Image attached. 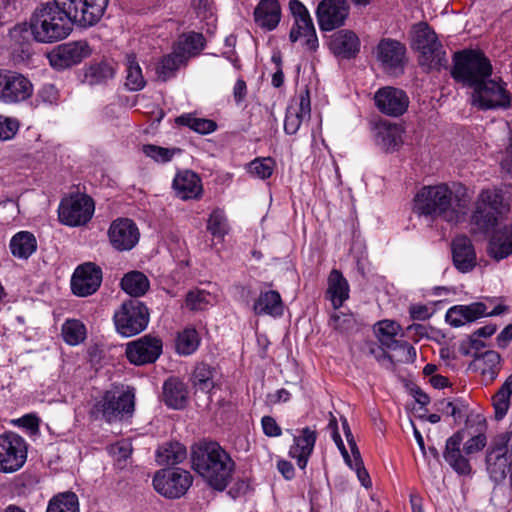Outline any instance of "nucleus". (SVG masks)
<instances>
[{
  "label": "nucleus",
  "mask_w": 512,
  "mask_h": 512,
  "mask_svg": "<svg viewBox=\"0 0 512 512\" xmlns=\"http://www.w3.org/2000/svg\"><path fill=\"white\" fill-rule=\"evenodd\" d=\"M101 0L83 9L72 1L53 0L41 4L30 18V30L37 42L53 43L65 39L73 30V24L89 27L100 20Z\"/></svg>",
  "instance_id": "f257e3e1"
},
{
  "label": "nucleus",
  "mask_w": 512,
  "mask_h": 512,
  "mask_svg": "<svg viewBox=\"0 0 512 512\" xmlns=\"http://www.w3.org/2000/svg\"><path fill=\"white\" fill-rule=\"evenodd\" d=\"M470 197L460 186L453 192L447 184L422 187L414 197V212L450 224L461 222L466 216Z\"/></svg>",
  "instance_id": "f03ea898"
},
{
  "label": "nucleus",
  "mask_w": 512,
  "mask_h": 512,
  "mask_svg": "<svg viewBox=\"0 0 512 512\" xmlns=\"http://www.w3.org/2000/svg\"><path fill=\"white\" fill-rule=\"evenodd\" d=\"M192 467L212 488L223 491L232 480L235 462L217 442H205L193 449Z\"/></svg>",
  "instance_id": "7ed1b4c3"
},
{
  "label": "nucleus",
  "mask_w": 512,
  "mask_h": 512,
  "mask_svg": "<svg viewBox=\"0 0 512 512\" xmlns=\"http://www.w3.org/2000/svg\"><path fill=\"white\" fill-rule=\"evenodd\" d=\"M453 62L451 70L453 79L471 88L481 84L492 74L489 59L479 50L468 49L456 52Z\"/></svg>",
  "instance_id": "20e7f679"
},
{
  "label": "nucleus",
  "mask_w": 512,
  "mask_h": 512,
  "mask_svg": "<svg viewBox=\"0 0 512 512\" xmlns=\"http://www.w3.org/2000/svg\"><path fill=\"white\" fill-rule=\"evenodd\" d=\"M135 409V389L130 386L113 387L96 401L91 413L108 423L131 417Z\"/></svg>",
  "instance_id": "39448f33"
},
{
  "label": "nucleus",
  "mask_w": 512,
  "mask_h": 512,
  "mask_svg": "<svg viewBox=\"0 0 512 512\" xmlns=\"http://www.w3.org/2000/svg\"><path fill=\"white\" fill-rule=\"evenodd\" d=\"M508 210L503 195L497 190H482L479 194L475 210L471 216V224L481 234L492 232L498 224V216Z\"/></svg>",
  "instance_id": "423d86ee"
},
{
  "label": "nucleus",
  "mask_w": 512,
  "mask_h": 512,
  "mask_svg": "<svg viewBox=\"0 0 512 512\" xmlns=\"http://www.w3.org/2000/svg\"><path fill=\"white\" fill-rule=\"evenodd\" d=\"M413 47L420 53L421 66L437 70L447 66L446 52L427 23L421 22L414 27Z\"/></svg>",
  "instance_id": "0eeeda50"
},
{
  "label": "nucleus",
  "mask_w": 512,
  "mask_h": 512,
  "mask_svg": "<svg viewBox=\"0 0 512 512\" xmlns=\"http://www.w3.org/2000/svg\"><path fill=\"white\" fill-rule=\"evenodd\" d=\"M113 321L116 331L123 337L135 336L146 329L149 323V310L146 305L130 299L121 304L114 312Z\"/></svg>",
  "instance_id": "6e6552de"
},
{
  "label": "nucleus",
  "mask_w": 512,
  "mask_h": 512,
  "mask_svg": "<svg viewBox=\"0 0 512 512\" xmlns=\"http://www.w3.org/2000/svg\"><path fill=\"white\" fill-rule=\"evenodd\" d=\"M27 453L28 445L23 437L11 431L0 434V472L20 470L26 463Z\"/></svg>",
  "instance_id": "1a4fd4ad"
},
{
  "label": "nucleus",
  "mask_w": 512,
  "mask_h": 512,
  "mask_svg": "<svg viewBox=\"0 0 512 512\" xmlns=\"http://www.w3.org/2000/svg\"><path fill=\"white\" fill-rule=\"evenodd\" d=\"M34 92L31 80L25 75L8 69H0V102L18 104L28 100Z\"/></svg>",
  "instance_id": "9d476101"
},
{
  "label": "nucleus",
  "mask_w": 512,
  "mask_h": 512,
  "mask_svg": "<svg viewBox=\"0 0 512 512\" xmlns=\"http://www.w3.org/2000/svg\"><path fill=\"white\" fill-rule=\"evenodd\" d=\"M193 477L187 470L163 469L157 471L153 477V486L162 496L169 499H178L186 494L191 487Z\"/></svg>",
  "instance_id": "9b49d317"
},
{
  "label": "nucleus",
  "mask_w": 512,
  "mask_h": 512,
  "mask_svg": "<svg viewBox=\"0 0 512 512\" xmlns=\"http://www.w3.org/2000/svg\"><path fill=\"white\" fill-rule=\"evenodd\" d=\"M94 209V201L90 196L71 195L63 199L59 205V220L71 227L85 225L92 218Z\"/></svg>",
  "instance_id": "f8f14e48"
},
{
  "label": "nucleus",
  "mask_w": 512,
  "mask_h": 512,
  "mask_svg": "<svg viewBox=\"0 0 512 512\" xmlns=\"http://www.w3.org/2000/svg\"><path fill=\"white\" fill-rule=\"evenodd\" d=\"M507 306L496 305L491 311L487 310L483 302H474L469 305H455L446 312V321L453 327H460L474 322L485 316H497L507 311Z\"/></svg>",
  "instance_id": "ddd939ff"
},
{
  "label": "nucleus",
  "mask_w": 512,
  "mask_h": 512,
  "mask_svg": "<svg viewBox=\"0 0 512 512\" xmlns=\"http://www.w3.org/2000/svg\"><path fill=\"white\" fill-rule=\"evenodd\" d=\"M163 350L162 340L147 334L126 344L127 359L135 365H146L156 362Z\"/></svg>",
  "instance_id": "4468645a"
},
{
  "label": "nucleus",
  "mask_w": 512,
  "mask_h": 512,
  "mask_svg": "<svg viewBox=\"0 0 512 512\" xmlns=\"http://www.w3.org/2000/svg\"><path fill=\"white\" fill-rule=\"evenodd\" d=\"M102 269L93 262L79 265L71 277L72 293L78 297L94 294L102 283Z\"/></svg>",
  "instance_id": "2eb2a0df"
},
{
  "label": "nucleus",
  "mask_w": 512,
  "mask_h": 512,
  "mask_svg": "<svg viewBox=\"0 0 512 512\" xmlns=\"http://www.w3.org/2000/svg\"><path fill=\"white\" fill-rule=\"evenodd\" d=\"M472 101L481 109H494L507 107L510 97L503 85L487 78L473 88Z\"/></svg>",
  "instance_id": "dca6fc26"
},
{
  "label": "nucleus",
  "mask_w": 512,
  "mask_h": 512,
  "mask_svg": "<svg viewBox=\"0 0 512 512\" xmlns=\"http://www.w3.org/2000/svg\"><path fill=\"white\" fill-rule=\"evenodd\" d=\"M375 56L383 70L389 73L403 72L406 47L397 40L383 38L375 48Z\"/></svg>",
  "instance_id": "f3484780"
},
{
  "label": "nucleus",
  "mask_w": 512,
  "mask_h": 512,
  "mask_svg": "<svg viewBox=\"0 0 512 512\" xmlns=\"http://www.w3.org/2000/svg\"><path fill=\"white\" fill-rule=\"evenodd\" d=\"M349 15L347 0H321L316 9L320 30L328 32L345 24Z\"/></svg>",
  "instance_id": "a211bd4d"
},
{
  "label": "nucleus",
  "mask_w": 512,
  "mask_h": 512,
  "mask_svg": "<svg viewBox=\"0 0 512 512\" xmlns=\"http://www.w3.org/2000/svg\"><path fill=\"white\" fill-rule=\"evenodd\" d=\"M91 49L87 41L80 40L59 45L49 54L52 67L63 70L89 57Z\"/></svg>",
  "instance_id": "6ab92c4d"
},
{
  "label": "nucleus",
  "mask_w": 512,
  "mask_h": 512,
  "mask_svg": "<svg viewBox=\"0 0 512 512\" xmlns=\"http://www.w3.org/2000/svg\"><path fill=\"white\" fill-rule=\"evenodd\" d=\"M108 238L117 251H129L139 242L140 232L133 220L118 218L110 224Z\"/></svg>",
  "instance_id": "aec40b11"
},
{
  "label": "nucleus",
  "mask_w": 512,
  "mask_h": 512,
  "mask_svg": "<svg viewBox=\"0 0 512 512\" xmlns=\"http://www.w3.org/2000/svg\"><path fill=\"white\" fill-rule=\"evenodd\" d=\"M464 432V429H460L446 440L443 458L456 474L469 476L472 474V465L469 455L464 453L463 448L461 449Z\"/></svg>",
  "instance_id": "412c9836"
},
{
  "label": "nucleus",
  "mask_w": 512,
  "mask_h": 512,
  "mask_svg": "<svg viewBox=\"0 0 512 512\" xmlns=\"http://www.w3.org/2000/svg\"><path fill=\"white\" fill-rule=\"evenodd\" d=\"M374 100L381 113L392 117L403 115L410 102L403 90L390 86L380 88L375 93Z\"/></svg>",
  "instance_id": "4be33fe9"
},
{
  "label": "nucleus",
  "mask_w": 512,
  "mask_h": 512,
  "mask_svg": "<svg viewBox=\"0 0 512 512\" xmlns=\"http://www.w3.org/2000/svg\"><path fill=\"white\" fill-rule=\"evenodd\" d=\"M311 115V103L309 90L306 89L299 95V101L295 104H290L287 107L284 131L288 135H294L298 132L302 122L308 120Z\"/></svg>",
  "instance_id": "5701e85b"
},
{
  "label": "nucleus",
  "mask_w": 512,
  "mask_h": 512,
  "mask_svg": "<svg viewBox=\"0 0 512 512\" xmlns=\"http://www.w3.org/2000/svg\"><path fill=\"white\" fill-rule=\"evenodd\" d=\"M317 432L311 427H304L299 435H293V444L289 449V456L296 459L300 469H305L314 450Z\"/></svg>",
  "instance_id": "b1692460"
},
{
  "label": "nucleus",
  "mask_w": 512,
  "mask_h": 512,
  "mask_svg": "<svg viewBox=\"0 0 512 512\" xmlns=\"http://www.w3.org/2000/svg\"><path fill=\"white\" fill-rule=\"evenodd\" d=\"M451 251L453 264L458 271L467 273L476 266V252L467 236L455 237L451 243Z\"/></svg>",
  "instance_id": "393cba45"
},
{
  "label": "nucleus",
  "mask_w": 512,
  "mask_h": 512,
  "mask_svg": "<svg viewBox=\"0 0 512 512\" xmlns=\"http://www.w3.org/2000/svg\"><path fill=\"white\" fill-rule=\"evenodd\" d=\"M176 195L182 200L199 199L203 193L200 177L190 170L181 171L173 180Z\"/></svg>",
  "instance_id": "a878e982"
},
{
  "label": "nucleus",
  "mask_w": 512,
  "mask_h": 512,
  "mask_svg": "<svg viewBox=\"0 0 512 512\" xmlns=\"http://www.w3.org/2000/svg\"><path fill=\"white\" fill-rule=\"evenodd\" d=\"M330 49L336 56L350 59L359 52L360 40L353 31L340 30L332 35Z\"/></svg>",
  "instance_id": "bb28decb"
},
{
  "label": "nucleus",
  "mask_w": 512,
  "mask_h": 512,
  "mask_svg": "<svg viewBox=\"0 0 512 512\" xmlns=\"http://www.w3.org/2000/svg\"><path fill=\"white\" fill-rule=\"evenodd\" d=\"M281 18V8L277 0H260L254 10L256 24L268 31L274 30Z\"/></svg>",
  "instance_id": "cd10ccee"
},
{
  "label": "nucleus",
  "mask_w": 512,
  "mask_h": 512,
  "mask_svg": "<svg viewBox=\"0 0 512 512\" xmlns=\"http://www.w3.org/2000/svg\"><path fill=\"white\" fill-rule=\"evenodd\" d=\"M349 291V284L343 274L333 269L328 276L326 298L331 301L335 310L342 307L349 298Z\"/></svg>",
  "instance_id": "c85d7f7f"
},
{
  "label": "nucleus",
  "mask_w": 512,
  "mask_h": 512,
  "mask_svg": "<svg viewBox=\"0 0 512 512\" xmlns=\"http://www.w3.org/2000/svg\"><path fill=\"white\" fill-rule=\"evenodd\" d=\"M289 39L293 43L303 39L302 46L310 52H315L318 49L319 42L312 18L305 19L302 22L294 21Z\"/></svg>",
  "instance_id": "c756f323"
},
{
  "label": "nucleus",
  "mask_w": 512,
  "mask_h": 512,
  "mask_svg": "<svg viewBox=\"0 0 512 512\" xmlns=\"http://www.w3.org/2000/svg\"><path fill=\"white\" fill-rule=\"evenodd\" d=\"M488 253L497 261L512 255V224L504 226L492 235Z\"/></svg>",
  "instance_id": "7c9ffc66"
},
{
  "label": "nucleus",
  "mask_w": 512,
  "mask_h": 512,
  "mask_svg": "<svg viewBox=\"0 0 512 512\" xmlns=\"http://www.w3.org/2000/svg\"><path fill=\"white\" fill-rule=\"evenodd\" d=\"M187 387L178 378H169L163 384V401L173 409H182L187 403Z\"/></svg>",
  "instance_id": "2f4dec72"
},
{
  "label": "nucleus",
  "mask_w": 512,
  "mask_h": 512,
  "mask_svg": "<svg viewBox=\"0 0 512 512\" xmlns=\"http://www.w3.org/2000/svg\"><path fill=\"white\" fill-rule=\"evenodd\" d=\"M402 128L397 124L382 122L375 128V141L386 151L396 149L402 142Z\"/></svg>",
  "instance_id": "473e14b6"
},
{
  "label": "nucleus",
  "mask_w": 512,
  "mask_h": 512,
  "mask_svg": "<svg viewBox=\"0 0 512 512\" xmlns=\"http://www.w3.org/2000/svg\"><path fill=\"white\" fill-rule=\"evenodd\" d=\"M500 360V354L494 350H487L480 354L475 353L473 361L469 364V368L494 379L500 369Z\"/></svg>",
  "instance_id": "72a5a7b5"
},
{
  "label": "nucleus",
  "mask_w": 512,
  "mask_h": 512,
  "mask_svg": "<svg viewBox=\"0 0 512 512\" xmlns=\"http://www.w3.org/2000/svg\"><path fill=\"white\" fill-rule=\"evenodd\" d=\"M186 457V447L176 441L164 443L156 451V461L163 466L177 465L183 462Z\"/></svg>",
  "instance_id": "f704fd0d"
},
{
  "label": "nucleus",
  "mask_w": 512,
  "mask_h": 512,
  "mask_svg": "<svg viewBox=\"0 0 512 512\" xmlns=\"http://www.w3.org/2000/svg\"><path fill=\"white\" fill-rule=\"evenodd\" d=\"M254 311L256 314L260 315H282L283 302L279 292L275 290L261 292L254 303Z\"/></svg>",
  "instance_id": "c9c22d12"
},
{
  "label": "nucleus",
  "mask_w": 512,
  "mask_h": 512,
  "mask_svg": "<svg viewBox=\"0 0 512 512\" xmlns=\"http://www.w3.org/2000/svg\"><path fill=\"white\" fill-rule=\"evenodd\" d=\"M11 253L19 259H28L37 249L35 236L28 231L16 233L9 244Z\"/></svg>",
  "instance_id": "e433bc0d"
},
{
  "label": "nucleus",
  "mask_w": 512,
  "mask_h": 512,
  "mask_svg": "<svg viewBox=\"0 0 512 512\" xmlns=\"http://www.w3.org/2000/svg\"><path fill=\"white\" fill-rule=\"evenodd\" d=\"M120 286L128 295L137 298L146 294L150 288V281L144 273L130 271L122 277Z\"/></svg>",
  "instance_id": "4c0bfd02"
},
{
  "label": "nucleus",
  "mask_w": 512,
  "mask_h": 512,
  "mask_svg": "<svg viewBox=\"0 0 512 512\" xmlns=\"http://www.w3.org/2000/svg\"><path fill=\"white\" fill-rule=\"evenodd\" d=\"M46 512H80L78 496L72 491L58 493L49 500Z\"/></svg>",
  "instance_id": "58836bf2"
},
{
  "label": "nucleus",
  "mask_w": 512,
  "mask_h": 512,
  "mask_svg": "<svg viewBox=\"0 0 512 512\" xmlns=\"http://www.w3.org/2000/svg\"><path fill=\"white\" fill-rule=\"evenodd\" d=\"M512 396V374L505 380L499 390L492 397V404L495 411V419H503L511 405Z\"/></svg>",
  "instance_id": "ea45409f"
},
{
  "label": "nucleus",
  "mask_w": 512,
  "mask_h": 512,
  "mask_svg": "<svg viewBox=\"0 0 512 512\" xmlns=\"http://www.w3.org/2000/svg\"><path fill=\"white\" fill-rule=\"evenodd\" d=\"M509 459V457L486 452V471L495 484H500L506 479Z\"/></svg>",
  "instance_id": "a19ab883"
},
{
  "label": "nucleus",
  "mask_w": 512,
  "mask_h": 512,
  "mask_svg": "<svg viewBox=\"0 0 512 512\" xmlns=\"http://www.w3.org/2000/svg\"><path fill=\"white\" fill-rule=\"evenodd\" d=\"M215 369L207 363H198L192 374L193 386L204 393H209L215 386Z\"/></svg>",
  "instance_id": "79ce46f5"
},
{
  "label": "nucleus",
  "mask_w": 512,
  "mask_h": 512,
  "mask_svg": "<svg viewBox=\"0 0 512 512\" xmlns=\"http://www.w3.org/2000/svg\"><path fill=\"white\" fill-rule=\"evenodd\" d=\"M146 85L142 69L134 54L126 56V81L125 86L130 91H140Z\"/></svg>",
  "instance_id": "37998d69"
},
{
  "label": "nucleus",
  "mask_w": 512,
  "mask_h": 512,
  "mask_svg": "<svg viewBox=\"0 0 512 512\" xmlns=\"http://www.w3.org/2000/svg\"><path fill=\"white\" fill-rule=\"evenodd\" d=\"M114 77L112 66L106 62L93 63L89 65L84 74V81L90 86L106 83Z\"/></svg>",
  "instance_id": "c03bdc74"
},
{
  "label": "nucleus",
  "mask_w": 512,
  "mask_h": 512,
  "mask_svg": "<svg viewBox=\"0 0 512 512\" xmlns=\"http://www.w3.org/2000/svg\"><path fill=\"white\" fill-rule=\"evenodd\" d=\"M204 47L205 38L203 34L197 32L183 34L179 41V52L186 60L198 55Z\"/></svg>",
  "instance_id": "a18cd8bd"
},
{
  "label": "nucleus",
  "mask_w": 512,
  "mask_h": 512,
  "mask_svg": "<svg viewBox=\"0 0 512 512\" xmlns=\"http://www.w3.org/2000/svg\"><path fill=\"white\" fill-rule=\"evenodd\" d=\"M437 406L438 411L451 416L455 424H460L467 416L468 404L460 398L440 400Z\"/></svg>",
  "instance_id": "49530a36"
},
{
  "label": "nucleus",
  "mask_w": 512,
  "mask_h": 512,
  "mask_svg": "<svg viewBox=\"0 0 512 512\" xmlns=\"http://www.w3.org/2000/svg\"><path fill=\"white\" fill-rule=\"evenodd\" d=\"M186 59L181 55V53H171L164 56L156 67V73L158 78L162 81H167L172 78L175 72L178 70L180 65Z\"/></svg>",
  "instance_id": "de8ad7c7"
},
{
  "label": "nucleus",
  "mask_w": 512,
  "mask_h": 512,
  "mask_svg": "<svg viewBox=\"0 0 512 512\" xmlns=\"http://www.w3.org/2000/svg\"><path fill=\"white\" fill-rule=\"evenodd\" d=\"M375 327L376 336L382 346L387 349L394 347L398 341L395 337L400 330V326L394 321L383 320L378 322Z\"/></svg>",
  "instance_id": "09e8293b"
},
{
  "label": "nucleus",
  "mask_w": 512,
  "mask_h": 512,
  "mask_svg": "<svg viewBox=\"0 0 512 512\" xmlns=\"http://www.w3.org/2000/svg\"><path fill=\"white\" fill-rule=\"evenodd\" d=\"M200 343L198 333L193 328H187L178 334L176 340V351L180 355H191L193 354Z\"/></svg>",
  "instance_id": "8fccbe9b"
},
{
  "label": "nucleus",
  "mask_w": 512,
  "mask_h": 512,
  "mask_svg": "<svg viewBox=\"0 0 512 512\" xmlns=\"http://www.w3.org/2000/svg\"><path fill=\"white\" fill-rule=\"evenodd\" d=\"M180 125L187 126L200 134H209L217 129L215 121L205 118H197L191 114H183L176 119Z\"/></svg>",
  "instance_id": "3c124183"
},
{
  "label": "nucleus",
  "mask_w": 512,
  "mask_h": 512,
  "mask_svg": "<svg viewBox=\"0 0 512 512\" xmlns=\"http://www.w3.org/2000/svg\"><path fill=\"white\" fill-rule=\"evenodd\" d=\"M505 457H512V429L496 434L486 451Z\"/></svg>",
  "instance_id": "603ef678"
},
{
  "label": "nucleus",
  "mask_w": 512,
  "mask_h": 512,
  "mask_svg": "<svg viewBox=\"0 0 512 512\" xmlns=\"http://www.w3.org/2000/svg\"><path fill=\"white\" fill-rule=\"evenodd\" d=\"M62 336L69 345H78L86 336L85 326L78 320H67L62 326Z\"/></svg>",
  "instance_id": "864d4df0"
},
{
  "label": "nucleus",
  "mask_w": 512,
  "mask_h": 512,
  "mask_svg": "<svg viewBox=\"0 0 512 512\" xmlns=\"http://www.w3.org/2000/svg\"><path fill=\"white\" fill-rule=\"evenodd\" d=\"M213 296L200 289H194L187 293L185 304L186 307L192 311L206 310L209 306L213 305Z\"/></svg>",
  "instance_id": "5fc2aeb1"
},
{
  "label": "nucleus",
  "mask_w": 512,
  "mask_h": 512,
  "mask_svg": "<svg viewBox=\"0 0 512 512\" xmlns=\"http://www.w3.org/2000/svg\"><path fill=\"white\" fill-rule=\"evenodd\" d=\"M207 230L218 238H223L228 233L227 218L223 210L216 208L212 211L207 222Z\"/></svg>",
  "instance_id": "6e6d98bb"
},
{
  "label": "nucleus",
  "mask_w": 512,
  "mask_h": 512,
  "mask_svg": "<svg viewBox=\"0 0 512 512\" xmlns=\"http://www.w3.org/2000/svg\"><path fill=\"white\" fill-rule=\"evenodd\" d=\"M385 348L386 347L382 346L381 343L379 345L376 342L369 341L365 343L364 352L367 355L374 357L375 360L383 367L391 369L394 367V361L392 356L385 351Z\"/></svg>",
  "instance_id": "4d7b16f0"
},
{
  "label": "nucleus",
  "mask_w": 512,
  "mask_h": 512,
  "mask_svg": "<svg viewBox=\"0 0 512 512\" xmlns=\"http://www.w3.org/2000/svg\"><path fill=\"white\" fill-rule=\"evenodd\" d=\"M60 94L54 84H44L37 92L34 106L40 105L55 106L58 105Z\"/></svg>",
  "instance_id": "13d9d810"
},
{
  "label": "nucleus",
  "mask_w": 512,
  "mask_h": 512,
  "mask_svg": "<svg viewBox=\"0 0 512 512\" xmlns=\"http://www.w3.org/2000/svg\"><path fill=\"white\" fill-rule=\"evenodd\" d=\"M275 161L271 157L256 158L249 163V172L260 178L268 179L273 174Z\"/></svg>",
  "instance_id": "bf43d9fd"
},
{
  "label": "nucleus",
  "mask_w": 512,
  "mask_h": 512,
  "mask_svg": "<svg viewBox=\"0 0 512 512\" xmlns=\"http://www.w3.org/2000/svg\"><path fill=\"white\" fill-rule=\"evenodd\" d=\"M179 149H169L161 146L147 144L142 147V152L159 163H167L172 160L174 155L179 152Z\"/></svg>",
  "instance_id": "052dcab7"
},
{
  "label": "nucleus",
  "mask_w": 512,
  "mask_h": 512,
  "mask_svg": "<svg viewBox=\"0 0 512 512\" xmlns=\"http://www.w3.org/2000/svg\"><path fill=\"white\" fill-rule=\"evenodd\" d=\"M463 450L466 455H473L482 451L487 444V437L485 433L480 432L475 436L469 438L466 442H462Z\"/></svg>",
  "instance_id": "680f3d73"
},
{
  "label": "nucleus",
  "mask_w": 512,
  "mask_h": 512,
  "mask_svg": "<svg viewBox=\"0 0 512 512\" xmlns=\"http://www.w3.org/2000/svg\"><path fill=\"white\" fill-rule=\"evenodd\" d=\"M19 129V123L14 118L0 115V140L12 139Z\"/></svg>",
  "instance_id": "e2e57ef3"
},
{
  "label": "nucleus",
  "mask_w": 512,
  "mask_h": 512,
  "mask_svg": "<svg viewBox=\"0 0 512 512\" xmlns=\"http://www.w3.org/2000/svg\"><path fill=\"white\" fill-rule=\"evenodd\" d=\"M390 350H400L402 355L399 361L403 363H413L417 357L416 349L407 341L398 340Z\"/></svg>",
  "instance_id": "0e129e2a"
},
{
  "label": "nucleus",
  "mask_w": 512,
  "mask_h": 512,
  "mask_svg": "<svg viewBox=\"0 0 512 512\" xmlns=\"http://www.w3.org/2000/svg\"><path fill=\"white\" fill-rule=\"evenodd\" d=\"M352 323V317L351 315L344 314V313H333L329 320V325L334 329L338 331H346L350 328Z\"/></svg>",
  "instance_id": "69168bd1"
},
{
  "label": "nucleus",
  "mask_w": 512,
  "mask_h": 512,
  "mask_svg": "<svg viewBox=\"0 0 512 512\" xmlns=\"http://www.w3.org/2000/svg\"><path fill=\"white\" fill-rule=\"evenodd\" d=\"M263 432L268 437H278L282 434L280 426L271 416H264L261 420Z\"/></svg>",
  "instance_id": "338daca9"
},
{
  "label": "nucleus",
  "mask_w": 512,
  "mask_h": 512,
  "mask_svg": "<svg viewBox=\"0 0 512 512\" xmlns=\"http://www.w3.org/2000/svg\"><path fill=\"white\" fill-rule=\"evenodd\" d=\"M289 9L293 15L294 21L302 22L305 19L311 18L307 8L298 0H291Z\"/></svg>",
  "instance_id": "774afa93"
}]
</instances>
